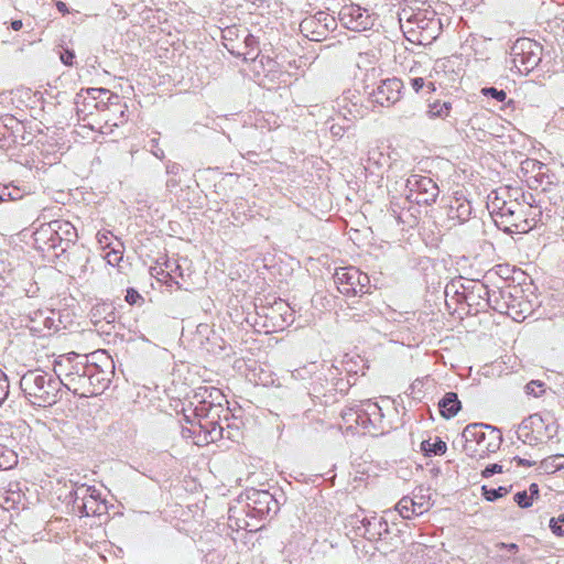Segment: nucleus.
<instances>
[{"mask_svg":"<svg viewBox=\"0 0 564 564\" xmlns=\"http://www.w3.org/2000/svg\"><path fill=\"white\" fill-rule=\"evenodd\" d=\"M446 449H447L446 443L438 438L427 440L421 444V451L427 456L444 455L446 453Z\"/></svg>","mask_w":564,"mask_h":564,"instance_id":"7ed1b4c3","label":"nucleus"},{"mask_svg":"<svg viewBox=\"0 0 564 564\" xmlns=\"http://www.w3.org/2000/svg\"><path fill=\"white\" fill-rule=\"evenodd\" d=\"M535 219L533 217H525L524 219L518 221L516 226L522 231H529L535 226Z\"/></svg>","mask_w":564,"mask_h":564,"instance_id":"6e6552de","label":"nucleus"},{"mask_svg":"<svg viewBox=\"0 0 564 564\" xmlns=\"http://www.w3.org/2000/svg\"><path fill=\"white\" fill-rule=\"evenodd\" d=\"M510 491V487L500 486L498 489H489L487 487H482V495L486 500L494 501L496 499L502 498L508 495Z\"/></svg>","mask_w":564,"mask_h":564,"instance_id":"20e7f679","label":"nucleus"},{"mask_svg":"<svg viewBox=\"0 0 564 564\" xmlns=\"http://www.w3.org/2000/svg\"><path fill=\"white\" fill-rule=\"evenodd\" d=\"M479 430H480V425L478 424H470L468 426H466L463 431V436L464 438L467 441V442H470L473 441L474 438H476V436L478 435L479 433Z\"/></svg>","mask_w":564,"mask_h":564,"instance_id":"0eeeda50","label":"nucleus"},{"mask_svg":"<svg viewBox=\"0 0 564 564\" xmlns=\"http://www.w3.org/2000/svg\"><path fill=\"white\" fill-rule=\"evenodd\" d=\"M550 529L554 535L564 538V516L552 518L550 520Z\"/></svg>","mask_w":564,"mask_h":564,"instance_id":"39448f33","label":"nucleus"},{"mask_svg":"<svg viewBox=\"0 0 564 564\" xmlns=\"http://www.w3.org/2000/svg\"><path fill=\"white\" fill-rule=\"evenodd\" d=\"M386 85H387V86H395V85H397V83L391 82V83H388V84H386Z\"/></svg>","mask_w":564,"mask_h":564,"instance_id":"f8f14e48","label":"nucleus"},{"mask_svg":"<svg viewBox=\"0 0 564 564\" xmlns=\"http://www.w3.org/2000/svg\"><path fill=\"white\" fill-rule=\"evenodd\" d=\"M530 497L535 501L539 497V488L535 484H532L528 490Z\"/></svg>","mask_w":564,"mask_h":564,"instance_id":"9b49d317","label":"nucleus"},{"mask_svg":"<svg viewBox=\"0 0 564 564\" xmlns=\"http://www.w3.org/2000/svg\"><path fill=\"white\" fill-rule=\"evenodd\" d=\"M462 410V402L457 394L447 393L440 401V413L444 419H452L456 416Z\"/></svg>","mask_w":564,"mask_h":564,"instance_id":"f257e3e1","label":"nucleus"},{"mask_svg":"<svg viewBox=\"0 0 564 564\" xmlns=\"http://www.w3.org/2000/svg\"><path fill=\"white\" fill-rule=\"evenodd\" d=\"M412 506H413L412 500L404 498L398 503L397 508H398V511L400 512V514L408 517Z\"/></svg>","mask_w":564,"mask_h":564,"instance_id":"1a4fd4ad","label":"nucleus"},{"mask_svg":"<svg viewBox=\"0 0 564 564\" xmlns=\"http://www.w3.org/2000/svg\"><path fill=\"white\" fill-rule=\"evenodd\" d=\"M495 473H498V474H499V473H502V466L497 465V464H495V465H492V466H489V467H487V468L482 471V475H484L485 477H489V476H491V475H492V474H495Z\"/></svg>","mask_w":564,"mask_h":564,"instance_id":"9d476101","label":"nucleus"},{"mask_svg":"<svg viewBox=\"0 0 564 564\" xmlns=\"http://www.w3.org/2000/svg\"><path fill=\"white\" fill-rule=\"evenodd\" d=\"M545 424L541 416L532 415L521 424V431L525 436H532L538 440L544 435Z\"/></svg>","mask_w":564,"mask_h":564,"instance_id":"f03ea898","label":"nucleus"},{"mask_svg":"<svg viewBox=\"0 0 564 564\" xmlns=\"http://www.w3.org/2000/svg\"><path fill=\"white\" fill-rule=\"evenodd\" d=\"M514 501L521 508L531 507L534 500L530 497L528 491L518 492L514 495Z\"/></svg>","mask_w":564,"mask_h":564,"instance_id":"423d86ee","label":"nucleus"}]
</instances>
